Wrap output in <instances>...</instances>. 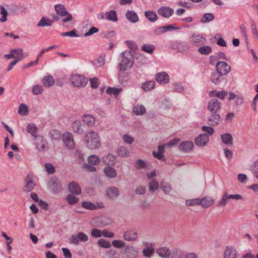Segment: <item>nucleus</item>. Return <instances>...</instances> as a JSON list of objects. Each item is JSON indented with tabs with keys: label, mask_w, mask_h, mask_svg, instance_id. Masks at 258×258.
I'll return each mask as SVG.
<instances>
[{
	"label": "nucleus",
	"mask_w": 258,
	"mask_h": 258,
	"mask_svg": "<svg viewBox=\"0 0 258 258\" xmlns=\"http://www.w3.org/2000/svg\"><path fill=\"white\" fill-rule=\"evenodd\" d=\"M215 39L217 40V44L221 46H226V42L221 37L220 34H217L214 37Z\"/></svg>",
	"instance_id": "56"
},
{
	"label": "nucleus",
	"mask_w": 258,
	"mask_h": 258,
	"mask_svg": "<svg viewBox=\"0 0 258 258\" xmlns=\"http://www.w3.org/2000/svg\"><path fill=\"white\" fill-rule=\"evenodd\" d=\"M82 120L88 126H93L95 122V118L91 115L85 114L82 116Z\"/></svg>",
	"instance_id": "19"
},
{
	"label": "nucleus",
	"mask_w": 258,
	"mask_h": 258,
	"mask_svg": "<svg viewBox=\"0 0 258 258\" xmlns=\"http://www.w3.org/2000/svg\"><path fill=\"white\" fill-rule=\"evenodd\" d=\"M186 205L188 206H193L195 205H200V199H193L191 200H186Z\"/></svg>",
	"instance_id": "54"
},
{
	"label": "nucleus",
	"mask_w": 258,
	"mask_h": 258,
	"mask_svg": "<svg viewBox=\"0 0 258 258\" xmlns=\"http://www.w3.org/2000/svg\"><path fill=\"white\" fill-rule=\"evenodd\" d=\"M89 164L93 165H97L100 163V159L95 155H92L88 158Z\"/></svg>",
	"instance_id": "38"
},
{
	"label": "nucleus",
	"mask_w": 258,
	"mask_h": 258,
	"mask_svg": "<svg viewBox=\"0 0 258 258\" xmlns=\"http://www.w3.org/2000/svg\"><path fill=\"white\" fill-rule=\"evenodd\" d=\"M62 140L65 145L71 149L75 148V144L73 135L70 133H65L62 135Z\"/></svg>",
	"instance_id": "6"
},
{
	"label": "nucleus",
	"mask_w": 258,
	"mask_h": 258,
	"mask_svg": "<svg viewBox=\"0 0 258 258\" xmlns=\"http://www.w3.org/2000/svg\"><path fill=\"white\" fill-rule=\"evenodd\" d=\"M220 102L216 98L212 99L208 103V108L212 113H216L220 108Z\"/></svg>",
	"instance_id": "10"
},
{
	"label": "nucleus",
	"mask_w": 258,
	"mask_h": 258,
	"mask_svg": "<svg viewBox=\"0 0 258 258\" xmlns=\"http://www.w3.org/2000/svg\"><path fill=\"white\" fill-rule=\"evenodd\" d=\"M145 16L150 22H154L158 19V17L155 12L152 11L145 12Z\"/></svg>",
	"instance_id": "29"
},
{
	"label": "nucleus",
	"mask_w": 258,
	"mask_h": 258,
	"mask_svg": "<svg viewBox=\"0 0 258 258\" xmlns=\"http://www.w3.org/2000/svg\"><path fill=\"white\" fill-rule=\"evenodd\" d=\"M49 134L52 140H57L61 137V134L59 131L56 130H52L50 131Z\"/></svg>",
	"instance_id": "44"
},
{
	"label": "nucleus",
	"mask_w": 258,
	"mask_h": 258,
	"mask_svg": "<svg viewBox=\"0 0 258 258\" xmlns=\"http://www.w3.org/2000/svg\"><path fill=\"white\" fill-rule=\"evenodd\" d=\"M194 145L191 141H184L180 144L179 148L180 150L184 152L190 151Z\"/></svg>",
	"instance_id": "13"
},
{
	"label": "nucleus",
	"mask_w": 258,
	"mask_h": 258,
	"mask_svg": "<svg viewBox=\"0 0 258 258\" xmlns=\"http://www.w3.org/2000/svg\"><path fill=\"white\" fill-rule=\"evenodd\" d=\"M164 152V146L160 145L158 147V152H153V155L155 158H156L158 160H161L163 158L164 155L163 153Z\"/></svg>",
	"instance_id": "31"
},
{
	"label": "nucleus",
	"mask_w": 258,
	"mask_h": 258,
	"mask_svg": "<svg viewBox=\"0 0 258 258\" xmlns=\"http://www.w3.org/2000/svg\"><path fill=\"white\" fill-rule=\"evenodd\" d=\"M123 140L125 143L128 144H132L134 141V138L128 134H125L123 136Z\"/></svg>",
	"instance_id": "64"
},
{
	"label": "nucleus",
	"mask_w": 258,
	"mask_h": 258,
	"mask_svg": "<svg viewBox=\"0 0 258 258\" xmlns=\"http://www.w3.org/2000/svg\"><path fill=\"white\" fill-rule=\"evenodd\" d=\"M39 138H40V143H37L36 145V148L40 151H45L46 149V144L47 142L46 140L44 139L43 137H38Z\"/></svg>",
	"instance_id": "37"
},
{
	"label": "nucleus",
	"mask_w": 258,
	"mask_h": 258,
	"mask_svg": "<svg viewBox=\"0 0 258 258\" xmlns=\"http://www.w3.org/2000/svg\"><path fill=\"white\" fill-rule=\"evenodd\" d=\"M48 184L49 188L54 193L58 192L61 189L60 182L55 176L51 177L49 180Z\"/></svg>",
	"instance_id": "7"
},
{
	"label": "nucleus",
	"mask_w": 258,
	"mask_h": 258,
	"mask_svg": "<svg viewBox=\"0 0 258 258\" xmlns=\"http://www.w3.org/2000/svg\"><path fill=\"white\" fill-rule=\"evenodd\" d=\"M120 195L119 189L114 186H110L106 189L107 198L110 200L116 199Z\"/></svg>",
	"instance_id": "5"
},
{
	"label": "nucleus",
	"mask_w": 258,
	"mask_h": 258,
	"mask_svg": "<svg viewBox=\"0 0 258 258\" xmlns=\"http://www.w3.org/2000/svg\"><path fill=\"white\" fill-rule=\"evenodd\" d=\"M157 12L159 15L165 18H170L174 13L173 10L168 7H161Z\"/></svg>",
	"instance_id": "9"
},
{
	"label": "nucleus",
	"mask_w": 258,
	"mask_h": 258,
	"mask_svg": "<svg viewBox=\"0 0 258 258\" xmlns=\"http://www.w3.org/2000/svg\"><path fill=\"white\" fill-rule=\"evenodd\" d=\"M143 255L147 257H151L154 253L155 250L152 247H147L142 250Z\"/></svg>",
	"instance_id": "41"
},
{
	"label": "nucleus",
	"mask_w": 258,
	"mask_h": 258,
	"mask_svg": "<svg viewBox=\"0 0 258 258\" xmlns=\"http://www.w3.org/2000/svg\"><path fill=\"white\" fill-rule=\"evenodd\" d=\"M55 11L57 15L60 17H64L67 14V10L63 5L57 4L54 6Z\"/></svg>",
	"instance_id": "21"
},
{
	"label": "nucleus",
	"mask_w": 258,
	"mask_h": 258,
	"mask_svg": "<svg viewBox=\"0 0 258 258\" xmlns=\"http://www.w3.org/2000/svg\"><path fill=\"white\" fill-rule=\"evenodd\" d=\"M53 23V20L47 18L45 17H43L40 19L39 23L37 24V26L39 27H48L50 26Z\"/></svg>",
	"instance_id": "22"
},
{
	"label": "nucleus",
	"mask_w": 258,
	"mask_h": 258,
	"mask_svg": "<svg viewBox=\"0 0 258 258\" xmlns=\"http://www.w3.org/2000/svg\"><path fill=\"white\" fill-rule=\"evenodd\" d=\"M66 200L71 205H73L79 202V199L72 195H67Z\"/></svg>",
	"instance_id": "53"
},
{
	"label": "nucleus",
	"mask_w": 258,
	"mask_h": 258,
	"mask_svg": "<svg viewBox=\"0 0 258 258\" xmlns=\"http://www.w3.org/2000/svg\"><path fill=\"white\" fill-rule=\"evenodd\" d=\"M146 167H147V163L145 161H144L142 159H138L136 161V165L135 167L137 169L146 168Z\"/></svg>",
	"instance_id": "55"
},
{
	"label": "nucleus",
	"mask_w": 258,
	"mask_h": 258,
	"mask_svg": "<svg viewBox=\"0 0 258 258\" xmlns=\"http://www.w3.org/2000/svg\"><path fill=\"white\" fill-rule=\"evenodd\" d=\"M82 206L84 208L90 210H96L97 209V206L95 204L90 202H83L82 204Z\"/></svg>",
	"instance_id": "49"
},
{
	"label": "nucleus",
	"mask_w": 258,
	"mask_h": 258,
	"mask_svg": "<svg viewBox=\"0 0 258 258\" xmlns=\"http://www.w3.org/2000/svg\"><path fill=\"white\" fill-rule=\"evenodd\" d=\"M214 204L213 200L210 197H204L200 199V205L204 208H208Z\"/></svg>",
	"instance_id": "28"
},
{
	"label": "nucleus",
	"mask_w": 258,
	"mask_h": 258,
	"mask_svg": "<svg viewBox=\"0 0 258 258\" xmlns=\"http://www.w3.org/2000/svg\"><path fill=\"white\" fill-rule=\"evenodd\" d=\"M97 243L101 247L106 248H109L111 246L110 242L104 239H99L98 240Z\"/></svg>",
	"instance_id": "51"
},
{
	"label": "nucleus",
	"mask_w": 258,
	"mask_h": 258,
	"mask_svg": "<svg viewBox=\"0 0 258 258\" xmlns=\"http://www.w3.org/2000/svg\"><path fill=\"white\" fill-rule=\"evenodd\" d=\"M237 256V251L235 248L227 246V258H236Z\"/></svg>",
	"instance_id": "35"
},
{
	"label": "nucleus",
	"mask_w": 258,
	"mask_h": 258,
	"mask_svg": "<svg viewBox=\"0 0 258 258\" xmlns=\"http://www.w3.org/2000/svg\"><path fill=\"white\" fill-rule=\"evenodd\" d=\"M155 47L154 45L152 44H144L142 47V50L147 52L148 53H152L154 50Z\"/></svg>",
	"instance_id": "50"
},
{
	"label": "nucleus",
	"mask_w": 258,
	"mask_h": 258,
	"mask_svg": "<svg viewBox=\"0 0 258 258\" xmlns=\"http://www.w3.org/2000/svg\"><path fill=\"white\" fill-rule=\"evenodd\" d=\"M79 236L80 238V242L85 243L89 240V237L87 234L83 232H79L78 233Z\"/></svg>",
	"instance_id": "61"
},
{
	"label": "nucleus",
	"mask_w": 258,
	"mask_h": 258,
	"mask_svg": "<svg viewBox=\"0 0 258 258\" xmlns=\"http://www.w3.org/2000/svg\"><path fill=\"white\" fill-rule=\"evenodd\" d=\"M209 95L216 96L217 98L223 100L226 96V93L224 91L217 92L216 91L212 90L209 92Z\"/></svg>",
	"instance_id": "47"
},
{
	"label": "nucleus",
	"mask_w": 258,
	"mask_h": 258,
	"mask_svg": "<svg viewBox=\"0 0 258 258\" xmlns=\"http://www.w3.org/2000/svg\"><path fill=\"white\" fill-rule=\"evenodd\" d=\"M43 85L47 87L52 86L54 84V80L53 77L50 75L45 76L42 79Z\"/></svg>",
	"instance_id": "26"
},
{
	"label": "nucleus",
	"mask_w": 258,
	"mask_h": 258,
	"mask_svg": "<svg viewBox=\"0 0 258 258\" xmlns=\"http://www.w3.org/2000/svg\"><path fill=\"white\" fill-rule=\"evenodd\" d=\"M69 240L70 244L77 246L79 244V242H80V238L77 233L76 235H72Z\"/></svg>",
	"instance_id": "42"
},
{
	"label": "nucleus",
	"mask_w": 258,
	"mask_h": 258,
	"mask_svg": "<svg viewBox=\"0 0 258 258\" xmlns=\"http://www.w3.org/2000/svg\"><path fill=\"white\" fill-rule=\"evenodd\" d=\"M69 189L70 192L74 195H78L81 193L80 186L75 181H72L69 183Z\"/></svg>",
	"instance_id": "14"
},
{
	"label": "nucleus",
	"mask_w": 258,
	"mask_h": 258,
	"mask_svg": "<svg viewBox=\"0 0 258 258\" xmlns=\"http://www.w3.org/2000/svg\"><path fill=\"white\" fill-rule=\"evenodd\" d=\"M156 253L162 258H168L171 254V251L168 248L162 247L156 250Z\"/></svg>",
	"instance_id": "16"
},
{
	"label": "nucleus",
	"mask_w": 258,
	"mask_h": 258,
	"mask_svg": "<svg viewBox=\"0 0 258 258\" xmlns=\"http://www.w3.org/2000/svg\"><path fill=\"white\" fill-rule=\"evenodd\" d=\"M156 80L160 84H167L169 81V77L167 73L162 72L156 75Z\"/></svg>",
	"instance_id": "12"
},
{
	"label": "nucleus",
	"mask_w": 258,
	"mask_h": 258,
	"mask_svg": "<svg viewBox=\"0 0 258 258\" xmlns=\"http://www.w3.org/2000/svg\"><path fill=\"white\" fill-rule=\"evenodd\" d=\"M102 161L106 165H114L116 162V156L109 154L103 157Z\"/></svg>",
	"instance_id": "17"
},
{
	"label": "nucleus",
	"mask_w": 258,
	"mask_h": 258,
	"mask_svg": "<svg viewBox=\"0 0 258 258\" xmlns=\"http://www.w3.org/2000/svg\"><path fill=\"white\" fill-rule=\"evenodd\" d=\"M159 187V182L155 180H153L149 184V190L151 193H154Z\"/></svg>",
	"instance_id": "45"
},
{
	"label": "nucleus",
	"mask_w": 258,
	"mask_h": 258,
	"mask_svg": "<svg viewBox=\"0 0 258 258\" xmlns=\"http://www.w3.org/2000/svg\"><path fill=\"white\" fill-rule=\"evenodd\" d=\"M133 112L138 115H142L146 112V108L144 105H141L133 108Z\"/></svg>",
	"instance_id": "40"
},
{
	"label": "nucleus",
	"mask_w": 258,
	"mask_h": 258,
	"mask_svg": "<svg viewBox=\"0 0 258 258\" xmlns=\"http://www.w3.org/2000/svg\"><path fill=\"white\" fill-rule=\"evenodd\" d=\"M225 75H221L217 72L213 73L211 75V81L215 84H218L222 80L224 79Z\"/></svg>",
	"instance_id": "33"
},
{
	"label": "nucleus",
	"mask_w": 258,
	"mask_h": 258,
	"mask_svg": "<svg viewBox=\"0 0 258 258\" xmlns=\"http://www.w3.org/2000/svg\"><path fill=\"white\" fill-rule=\"evenodd\" d=\"M26 185L23 188L24 192H28L31 191L33 190L34 186L36 185V184L32 179L27 180L26 179Z\"/></svg>",
	"instance_id": "32"
},
{
	"label": "nucleus",
	"mask_w": 258,
	"mask_h": 258,
	"mask_svg": "<svg viewBox=\"0 0 258 258\" xmlns=\"http://www.w3.org/2000/svg\"><path fill=\"white\" fill-rule=\"evenodd\" d=\"M209 141V136L206 134L199 135L195 140V143L197 146L203 147L206 146Z\"/></svg>",
	"instance_id": "8"
},
{
	"label": "nucleus",
	"mask_w": 258,
	"mask_h": 258,
	"mask_svg": "<svg viewBox=\"0 0 258 258\" xmlns=\"http://www.w3.org/2000/svg\"><path fill=\"white\" fill-rule=\"evenodd\" d=\"M106 19L113 22H117L118 20L116 12L114 10H110L105 14Z\"/></svg>",
	"instance_id": "30"
},
{
	"label": "nucleus",
	"mask_w": 258,
	"mask_h": 258,
	"mask_svg": "<svg viewBox=\"0 0 258 258\" xmlns=\"http://www.w3.org/2000/svg\"><path fill=\"white\" fill-rule=\"evenodd\" d=\"M146 188L145 186H138L136 188L135 193L137 195H143L145 193Z\"/></svg>",
	"instance_id": "63"
},
{
	"label": "nucleus",
	"mask_w": 258,
	"mask_h": 258,
	"mask_svg": "<svg viewBox=\"0 0 258 258\" xmlns=\"http://www.w3.org/2000/svg\"><path fill=\"white\" fill-rule=\"evenodd\" d=\"M189 41L192 45L199 46L206 43V38L203 34L194 33L190 36Z\"/></svg>",
	"instance_id": "4"
},
{
	"label": "nucleus",
	"mask_w": 258,
	"mask_h": 258,
	"mask_svg": "<svg viewBox=\"0 0 258 258\" xmlns=\"http://www.w3.org/2000/svg\"><path fill=\"white\" fill-rule=\"evenodd\" d=\"M84 125L82 124L80 120H76L72 124L73 131L80 135L84 133Z\"/></svg>",
	"instance_id": "11"
},
{
	"label": "nucleus",
	"mask_w": 258,
	"mask_h": 258,
	"mask_svg": "<svg viewBox=\"0 0 258 258\" xmlns=\"http://www.w3.org/2000/svg\"><path fill=\"white\" fill-rule=\"evenodd\" d=\"M27 132L30 133L33 137L36 139L37 138V133L38 128L37 126L33 123H29L27 125Z\"/></svg>",
	"instance_id": "34"
},
{
	"label": "nucleus",
	"mask_w": 258,
	"mask_h": 258,
	"mask_svg": "<svg viewBox=\"0 0 258 258\" xmlns=\"http://www.w3.org/2000/svg\"><path fill=\"white\" fill-rule=\"evenodd\" d=\"M62 36H70L78 37L79 35L76 33V30L74 29L69 32H63L60 34Z\"/></svg>",
	"instance_id": "58"
},
{
	"label": "nucleus",
	"mask_w": 258,
	"mask_h": 258,
	"mask_svg": "<svg viewBox=\"0 0 258 258\" xmlns=\"http://www.w3.org/2000/svg\"><path fill=\"white\" fill-rule=\"evenodd\" d=\"M216 71L221 75H226V62L219 61L216 65Z\"/></svg>",
	"instance_id": "25"
},
{
	"label": "nucleus",
	"mask_w": 258,
	"mask_h": 258,
	"mask_svg": "<svg viewBox=\"0 0 258 258\" xmlns=\"http://www.w3.org/2000/svg\"><path fill=\"white\" fill-rule=\"evenodd\" d=\"M91 235L95 238H99L102 236V231L97 228H93L91 231Z\"/></svg>",
	"instance_id": "57"
},
{
	"label": "nucleus",
	"mask_w": 258,
	"mask_h": 258,
	"mask_svg": "<svg viewBox=\"0 0 258 258\" xmlns=\"http://www.w3.org/2000/svg\"><path fill=\"white\" fill-rule=\"evenodd\" d=\"M125 17L126 19L133 23H135L139 21L138 16L134 11H127L125 13Z\"/></svg>",
	"instance_id": "15"
},
{
	"label": "nucleus",
	"mask_w": 258,
	"mask_h": 258,
	"mask_svg": "<svg viewBox=\"0 0 258 258\" xmlns=\"http://www.w3.org/2000/svg\"><path fill=\"white\" fill-rule=\"evenodd\" d=\"M43 91V87L39 85H35L32 88V92L35 95L41 94Z\"/></svg>",
	"instance_id": "59"
},
{
	"label": "nucleus",
	"mask_w": 258,
	"mask_h": 258,
	"mask_svg": "<svg viewBox=\"0 0 258 258\" xmlns=\"http://www.w3.org/2000/svg\"><path fill=\"white\" fill-rule=\"evenodd\" d=\"M220 119V115L217 114H214L208 118V124L212 126L217 125Z\"/></svg>",
	"instance_id": "20"
},
{
	"label": "nucleus",
	"mask_w": 258,
	"mask_h": 258,
	"mask_svg": "<svg viewBox=\"0 0 258 258\" xmlns=\"http://www.w3.org/2000/svg\"><path fill=\"white\" fill-rule=\"evenodd\" d=\"M123 238L127 241L135 240L138 238V233L135 231H127L124 233Z\"/></svg>",
	"instance_id": "18"
},
{
	"label": "nucleus",
	"mask_w": 258,
	"mask_h": 258,
	"mask_svg": "<svg viewBox=\"0 0 258 258\" xmlns=\"http://www.w3.org/2000/svg\"><path fill=\"white\" fill-rule=\"evenodd\" d=\"M84 141L90 149H96L101 146L100 137L96 132L90 131L84 137Z\"/></svg>",
	"instance_id": "1"
},
{
	"label": "nucleus",
	"mask_w": 258,
	"mask_h": 258,
	"mask_svg": "<svg viewBox=\"0 0 258 258\" xmlns=\"http://www.w3.org/2000/svg\"><path fill=\"white\" fill-rule=\"evenodd\" d=\"M130 151L128 149L123 146H121L117 150V154L118 156L125 157H128L130 156Z\"/></svg>",
	"instance_id": "39"
},
{
	"label": "nucleus",
	"mask_w": 258,
	"mask_h": 258,
	"mask_svg": "<svg viewBox=\"0 0 258 258\" xmlns=\"http://www.w3.org/2000/svg\"><path fill=\"white\" fill-rule=\"evenodd\" d=\"M18 112L22 116L27 115L28 113V108L25 104L22 103L19 106Z\"/></svg>",
	"instance_id": "43"
},
{
	"label": "nucleus",
	"mask_w": 258,
	"mask_h": 258,
	"mask_svg": "<svg viewBox=\"0 0 258 258\" xmlns=\"http://www.w3.org/2000/svg\"><path fill=\"white\" fill-rule=\"evenodd\" d=\"M121 60L119 64L120 71L124 72L131 69L134 64V57L131 51H124L121 53Z\"/></svg>",
	"instance_id": "2"
},
{
	"label": "nucleus",
	"mask_w": 258,
	"mask_h": 258,
	"mask_svg": "<svg viewBox=\"0 0 258 258\" xmlns=\"http://www.w3.org/2000/svg\"><path fill=\"white\" fill-rule=\"evenodd\" d=\"M155 82L154 81H149L142 84V88L145 91H150L154 88Z\"/></svg>",
	"instance_id": "27"
},
{
	"label": "nucleus",
	"mask_w": 258,
	"mask_h": 258,
	"mask_svg": "<svg viewBox=\"0 0 258 258\" xmlns=\"http://www.w3.org/2000/svg\"><path fill=\"white\" fill-rule=\"evenodd\" d=\"M124 254L125 258H136L137 256V251L133 247H127L125 249Z\"/></svg>",
	"instance_id": "23"
},
{
	"label": "nucleus",
	"mask_w": 258,
	"mask_h": 258,
	"mask_svg": "<svg viewBox=\"0 0 258 258\" xmlns=\"http://www.w3.org/2000/svg\"><path fill=\"white\" fill-rule=\"evenodd\" d=\"M45 167L46 171L50 174H53L55 172L54 167L50 163H46Z\"/></svg>",
	"instance_id": "62"
},
{
	"label": "nucleus",
	"mask_w": 258,
	"mask_h": 258,
	"mask_svg": "<svg viewBox=\"0 0 258 258\" xmlns=\"http://www.w3.org/2000/svg\"><path fill=\"white\" fill-rule=\"evenodd\" d=\"M104 172L106 176L110 178H114L116 177V171L113 167H106L104 169Z\"/></svg>",
	"instance_id": "24"
},
{
	"label": "nucleus",
	"mask_w": 258,
	"mask_h": 258,
	"mask_svg": "<svg viewBox=\"0 0 258 258\" xmlns=\"http://www.w3.org/2000/svg\"><path fill=\"white\" fill-rule=\"evenodd\" d=\"M198 51L202 55H208L212 51V47L209 45H204L201 46L198 49Z\"/></svg>",
	"instance_id": "36"
},
{
	"label": "nucleus",
	"mask_w": 258,
	"mask_h": 258,
	"mask_svg": "<svg viewBox=\"0 0 258 258\" xmlns=\"http://www.w3.org/2000/svg\"><path fill=\"white\" fill-rule=\"evenodd\" d=\"M1 9V14L2 15V17L0 18V22L4 23L7 21V16H8V12L6 9L3 6L0 7Z\"/></svg>",
	"instance_id": "48"
},
{
	"label": "nucleus",
	"mask_w": 258,
	"mask_h": 258,
	"mask_svg": "<svg viewBox=\"0 0 258 258\" xmlns=\"http://www.w3.org/2000/svg\"><path fill=\"white\" fill-rule=\"evenodd\" d=\"M121 90L122 88L109 87L106 90V93L109 95L113 94L116 96L120 93Z\"/></svg>",
	"instance_id": "52"
},
{
	"label": "nucleus",
	"mask_w": 258,
	"mask_h": 258,
	"mask_svg": "<svg viewBox=\"0 0 258 258\" xmlns=\"http://www.w3.org/2000/svg\"><path fill=\"white\" fill-rule=\"evenodd\" d=\"M214 19V16L212 13H206L201 18V22L202 23H206Z\"/></svg>",
	"instance_id": "46"
},
{
	"label": "nucleus",
	"mask_w": 258,
	"mask_h": 258,
	"mask_svg": "<svg viewBox=\"0 0 258 258\" xmlns=\"http://www.w3.org/2000/svg\"><path fill=\"white\" fill-rule=\"evenodd\" d=\"M64 16H66V17L62 18V21L63 23L62 25L64 27H67V25H65V23L72 21L73 19V17H72V15L70 13H69V12H68V11L67 12V14H66V15H65Z\"/></svg>",
	"instance_id": "60"
},
{
	"label": "nucleus",
	"mask_w": 258,
	"mask_h": 258,
	"mask_svg": "<svg viewBox=\"0 0 258 258\" xmlns=\"http://www.w3.org/2000/svg\"><path fill=\"white\" fill-rule=\"evenodd\" d=\"M70 81L75 87H84L88 83V79L82 75L76 74L71 77Z\"/></svg>",
	"instance_id": "3"
}]
</instances>
